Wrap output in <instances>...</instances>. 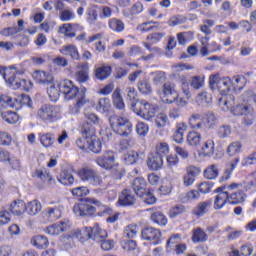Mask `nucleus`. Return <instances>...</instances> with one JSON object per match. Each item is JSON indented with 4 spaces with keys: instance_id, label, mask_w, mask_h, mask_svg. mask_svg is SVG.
Wrapping results in <instances>:
<instances>
[{
    "instance_id": "1",
    "label": "nucleus",
    "mask_w": 256,
    "mask_h": 256,
    "mask_svg": "<svg viewBox=\"0 0 256 256\" xmlns=\"http://www.w3.org/2000/svg\"><path fill=\"white\" fill-rule=\"evenodd\" d=\"M60 91L63 93L66 101H71V99L77 97V102L74 107L75 113H79V109L87 103V98H85V91H87V89L83 88L81 93H79V88L75 86L71 80L62 81L60 83Z\"/></svg>"
},
{
    "instance_id": "2",
    "label": "nucleus",
    "mask_w": 256,
    "mask_h": 256,
    "mask_svg": "<svg viewBox=\"0 0 256 256\" xmlns=\"http://www.w3.org/2000/svg\"><path fill=\"white\" fill-rule=\"evenodd\" d=\"M17 73H19V71H17V66H10L9 68L0 67V74L3 75V79L9 87L27 91V89H29L28 85H31V82H27V80L17 77Z\"/></svg>"
},
{
    "instance_id": "3",
    "label": "nucleus",
    "mask_w": 256,
    "mask_h": 256,
    "mask_svg": "<svg viewBox=\"0 0 256 256\" xmlns=\"http://www.w3.org/2000/svg\"><path fill=\"white\" fill-rule=\"evenodd\" d=\"M233 105H235V96L227 95L219 98V106L221 107L222 111H229L230 109L232 115L235 116L246 115L250 109H253L251 105L247 104H238L234 107Z\"/></svg>"
},
{
    "instance_id": "4",
    "label": "nucleus",
    "mask_w": 256,
    "mask_h": 256,
    "mask_svg": "<svg viewBox=\"0 0 256 256\" xmlns=\"http://www.w3.org/2000/svg\"><path fill=\"white\" fill-rule=\"evenodd\" d=\"M109 122L112 131L120 137H129L133 131V124L127 117L113 115L109 118Z\"/></svg>"
},
{
    "instance_id": "5",
    "label": "nucleus",
    "mask_w": 256,
    "mask_h": 256,
    "mask_svg": "<svg viewBox=\"0 0 256 256\" xmlns=\"http://www.w3.org/2000/svg\"><path fill=\"white\" fill-rule=\"evenodd\" d=\"M36 116L43 123H56L61 119V106L44 104L38 109Z\"/></svg>"
},
{
    "instance_id": "6",
    "label": "nucleus",
    "mask_w": 256,
    "mask_h": 256,
    "mask_svg": "<svg viewBox=\"0 0 256 256\" xmlns=\"http://www.w3.org/2000/svg\"><path fill=\"white\" fill-rule=\"evenodd\" d=\"M131 109L136 115L146 119V121H151L155 114L157 113V106L150 104L145 100H140L136 102H132L130 104Z\"/></svg>"
},
{
    "instance_id": "7",
    "label": "nucleus",
    "mask_w": 256,
    "mask_h": 256,
    "mask_svg": "<svg viewBox=\"0 0 256 256\" xmlns=\"http://www.w3.org/2000/svg\"><path fill=\"white\" fill-rule=\"evenodd\" d=\"M78 176L80 177L81 181L84 183H88L93 187H103V178L95 169L86 166L83 167L78 171Z\"/></svg>"
},
{
    "instance_id": "8",
    "label": "nucleus",
    "mask_w": 256,
    "mask_h": 256,
    "mask_svg": "<svg viewBox=\"0 0 256 256\" xmlns=\"http://www.w3.org/2000/svg\"><path fill=\"white\" fill-rule=\"evenodd\" d=\"M0 104L2 107H11L12 109H21V105L31 107V97L23 94L21 97H11L7 94L0 96Z\"/></svg>"
},
{
    "instance_id": "9",
    "label": "nucleus",
    "mask_w": 256,
    "mask_h": 256,
    "mask_svg": "<svg viewBox=\"0 0 256 256\" xmlns=\"http://www.w3.org/2000/svg\"><path fill=\"white\" fill-rule=\"evenodd\" d=\"M243 189H245V186L241 183H232L227 186L228 202L231 203V205L244 203L245 199H247V194L243 192Z\"/></svg>"
},
{
    "instance_id": "10",
    "label": "nucleus",
    "mask_w": 256,
    "mask_h": 256,
    "mask_svg": "<svg viewBox=\"0 0 256 256\" xmlns=\"http://www.w3.org/2000/svg\"><path fill=\"white\" fill-rule=\"evenodd\" d=\"M89 200H96L95 198H84L78 204H75L73 211L78 217H91L97 213V208L93 206V202Z\"/></svg>"
},
{
    "instance_id": "11",
    "label": "nucleus",
    "mask_w": 256,
    "mask_h": 256,
    "mask_svg": "<svg viewBox=\"0 0 256 256\" xmlns=\"http://www.w3.org/2000/svg\"><path fill=\"white\" fill-rule=\"evenodd\" d=\"M82 137L76 140V146L81 149V151L89 150V139L95 135V127L89 122L82 125L81 129Z\"/></svg>"
},
{
    "instance_id": "12",
    "label": "nucleus",
    "mask_w": 256,
    "mask_h": 256,
    "mask_svg": "<svg viewBox=\"0 0 256 256\" xmlns=\"http://www.w3.org/2000/svg\"><path fill=\"white\" fill-rule=\"evenodd\" d=\"M50 207L46 208L43 211V216L48 221H57V219H61L63 215V204L61 199L52 200L50 201Z\"/></svg>"
},
{
    "instance_id": "13",
    "label": "nucleus",
    "mask_w": 256,
    "mask_h": 256,
    "mask_svg": "<svg viewBox=\"0 0 256 256\" xmlns=\"http://www.w3.org/2000/svg\"><path fill=\"white\" fill-rule=\"evenodd\" d=\"M141 237L144 241H151L152 245L161 243V230L154 227H146L141 231Z\"/></svg>"
},
{
    "instance_id": "14",
    "label": "nucleus",
    "mask_w": 256,
    "mask_h": 256,
    "mask_svg": "<svg viewBox=\"0 0 256 256\" xmlns=\"http://www.w3.org/2000/svg\"><path fill=\"white\" fill-rule=\"evenodd\" d=\"M198 175H201V168L197 166H189L186 168V173L182 177L184 187H191L195 183Z\"/></svg>"
},
{
    "instance_id": "15",
    "label": "nucleus",
    "mask_w": 256,
    "mask_h": 256,
    "mask_svg": "<svg viewBox=\"0 0 256 256\" xmlns=\"http://www.w3.org/2000/svg\"><path fill=\"white\" fill-rule=\"evenodd\" d=\"M95 161L102 169H113L115 165V152L108 150L103 155L97 157Z\"/></svg>"
},
{
    "instance_id": "16",
    "label": "nucleus",
    "mask_w": 256,
    "mask_h": 256,
    "mask_svg": "<svg viewBox=\"0 0 256 256\" xmlns=\"http://www.w3.org/2000/svg\"><path fill=\"white\" fill-rule=\"evenodd\" d=\"M32 77L34 81H36V83H39L40 85H52V83L55 81L53 75L45 71L36 70L32 74Z\"/></svg>"
},
{
    "instance_id": "17",
    "label": "nucleus",
    "mask_w": 256,
    "mask_h": 256,
    "mask_svg": "<svg viewBox=\"0 0 256 256\" xmlns=\"http://www.w3.org/2000/svg\"><path fill=\"white\" fill-rule=\"evenodd\" d=\"M137 199L131 190L124 189L118 198V203L122 207H131V205H135Z\"/></svg>"
},
{
    "instance_id": "18",
    "label": "nucleus",
    "mask_w": 256,
    "mask_h": 256,
    "mask_svg": "<svg viewBox=\"0 0 256 256\" xmlns=\"http://www.w3.org/2000/svg\"><path fill=\"white\" fill-rule=\"evenodd\" d=\"M188 126L185 122H179L176 124L175 130L172 135L173 141L181 145L185 141V133L187 132Z\"/></svg>"
},
{
    "instance_id": "19",
    "label": "nucleus",
    "mask_w": 256,
    "mask_h": 256,
    "mask_svg": "<svg viewBox=\"0 0 256 256\" xmlns=\"http://www.w3.org/2000/svg\"><path fill=\"white\" fill-rule=\"evenodd\" d=\"M71 229L69 222L61 221L59 223L53 224L46 228V233L48 235H60V233H65Z\"/></svg>"
},
{
    "instance_id": "20",
    "label": "nucleus",
    "mask_w": 256,
    "mask_h": 256,
    "mask_svg": "<svg viewBox=\"0 0 256 256\" xmlns=\"http://www.w3.org/2000/svg\"><path fill=\"white\" fill-rule=\"evenodd\" d=\"M147 165L150 171H159V169H163V156L155 153L150 154L147 160Z\"/></svg>"
},
{
    "instance_id": "21",
    "label": "nucleus",
    "mask_w": 256,
    "mask_h": 256,
    "mask_svg": "<svg viewBox=\"0 0 256 256\" xmlns=\"http://www.w3.org/2000/svg\"><path fill=\"white\" fill-rule=\"evenodd\" d=\"M132 189L137 197H145L147 193V182L143 178H136L132 182Z\"/></svg>"
},
{
    "instance_id": "22",
    "label": "nucleus",
    "mask_w": 256,
    "mask_h": 256,
    "mask_svg": "<svg viewBox=\"0 0 256 256\" xmlns=\"http://www.w3.org/2000/svg\"><path fill=\"white\" fill-rule=\"evenodd\" d=\"M188 125L190 129H193L194 131L203 129V127H205L203 116L200 113H192L188 118Z\"/></svg>"
},
{
    "instance_id": "23",
    "label": "nucleus",
    "mask_w": 256,
    "mask_h": 256,
    "mask_svg": "<svg viewBox=\"0 0 256 256\" xmlns=\"http://www.w3.org/2000/svg\"><path fill=\"white\" fill-rule=\"evenodd\" d=\"M75 79L77 83H80V84L87 83V81H89V65L81 64L77 66Z\"/></svg>"
},
{
    "instance_id": "24",
    "label": "nucleus",
    "mask_w": 256,
    "mask_h": 256,
    "mask_svg": "<svg viewBox=\"0 0 256 256\" xmlns=\"http://www.w3.org/2000/svg\"><path fill=\"white\" fill-rule=\"evenodd\" d=\"M60 53L62 55H65L66 57H71L74 61H79L81 59V56L79 55V50L77 49V46L75 45H65L62 46L60 49Z\"/></svg>"
},
{
    "instance_id": "25",
    "label": "nucleus",
    "mask_w": 256,
    "mask_h": 256,
    "mask_svg": "<svg viewBox=\"0 0 256 256\" xmlns=\"http://www.w3.org/2000/svg\"><path fill=\"white\" fill-rule=\"evenodd\" d=\"M90 239L96 241V243H101L103 239H107V231L101 229L99 224H94L92 231L90 232Z\"/></svg>"
},
{
    "instance_id": "26",
    "label": "nucleus",
    "mask_w": 256,
    "mask_h": 256,
    "mask_svg": "<svg viewBox=\"0 0 256 256\" xmlns=\"http://www.w3.org/2000/svg\"><path fill=\"white\" fill-rule=\"evenodd\" d=\"M26 210V204L23 200H15L10 204L9 211L12 215H16V217H19L25 213Z\"/></svg>"
},
{
    "instance_id": "27",
    "label": "nucleus",
    "mask_w": 256,
    "mask_h": 256,
    "mask_svg": "<svg viewBox=\"0 0 256 256\" xmlns=\"http://www.w3.org/2000/svg\"><path fill=\"white\" fill-rule=\"evenodd\" d=\"M211 205H213V201L206 200L199 202L194 209V215L196 217H203V215H206V213H209V209H211Z\"/></svg>"
},
{
    "instance_id": "28",
    "label": "nucleus",
    "mask_w": 256,
    "mask_h": 256,
    "mask_svg": "<svg viewBox=\"0 0 256 256\" xmlns=\"http://www.w3.org/2000/svg\"><path fill=\"white\" fill-rule=\"evenodd\" d=\"M238 164L239 158H234L227 164L226 169L220 178L221 183H223V181H229V179H231V175L233 171H235V167H237Z\"/></svg>"
},
{
    "instance_id": "29",
    "label": "nucleus",
    "mask_w": 256,
    "mask_h": 256,
    "mask_svg": "<svg viewBox=\"0 0 256 256\" xmlns=\"http://www.w3.org/2000/svg\"><path fill=\"white\" fill-rule=\"evenodd\" d=\"M91 231L92 227L82 228L81 230H73L72 239H78L79 241H87V239H91Z\"/></svg>"
},
{
    "instance_id": "30",
    "label": "nucleus",
    "mask_w": 256,
    "mask_h": 256,
    "mask_svg": "<svg viewBox=\"0 0 256 256\" xmlns=\"http://www.w3.org/2000/svg\"><path fill=\"white\" fill-rule=\"evenodd\" d=\"M25 209L28 215L35 217V215H39V213H41V210L43 209V205L39 200H33L27 203Z\"/></svg>"
},
{
    "instance_id": "31",
    "label": "nucleus",
    "mask_w": 256,
    "mask_h": 256,
    "mask_svg": "<svg viewBox=\"0 0 256 256\" xmlns=\"http://www.w3.org/2000/svg\"><path fill=\"white\" fill-rule=\"evenodd\" d=\"M90 203H93V205H96L98 209L97 215L99 217H105V215H113V208L101 203L98 199L96 200H88Z\"/></svg>"
},
{
    "instance_id": "32",
    "label": "nucleus",
    "mask_w": 256,
    "mask_h": 256,
    "mask_svg": "<svg viewBox=\"0 0 256 256\" xmlns=\"http://www.w3.org/2000/svg\"><path fill=\"white\" fill-rule=\"evenodd\" d=\"M208 239L209 236L201 227H196L192 230V243H205Z\"/></svg>"
},
{
    "instance_id": "33",
    "label": "nucleus",
    "mask_w": 256,
    "mask_h": 256,
    "mask_svg": "<svg viewBox=\"0 0 256 256\" xmlns=\"http://www.w3.org/2000/svg\"><path fill=\"white\" fill-rule=\"evenodd\" d=\"M186 142L190 147H199L201 145V134L195 130L189 131L186 136Z\"/></svg>"
},
{
    "instance_id": "34",
    "label": "nucleus",
    "mask_w": 256,
    "mask_h": 256,
    "mask_svg": "<svg viewBox=\"0 0 256 256\" xmlns=\"http://www.w3.org/2000/svg\"><path fill=\"white\" fill-rule=\"evenodd\" d=\"M150 219L152 222H154L156 225H159L160 227H165L167 225L168 220L167 216L163 214L161 211H154L151 213Z\"/></svg>"
},
{
    "instance_id": "35",
    "label": "nucleus",
    "mask_w": 256,
    "mask_h": 256,
    "mask_svg": "<svg viewBox=\"0 0 256 256\" xmlns=\"http://www.w3.org/2000/svg\"><path fill=\"white\" fill-rule=\"evenodd\" d=\"M215 154V142L211 139L207 140L201 148L202 157H211Z\"/></svg>"
},
{
    "instance_id": "36",
    "label": "nucleus",
    "mask_w": 256,
    "mask_h": 256,
    "mask_svg": "<svg viewBox=\"0 0 256 256\" xmlns=\"http://www.w3.org/2000/svg\"><path fill=\"white\" fill-rule=\"evenodd\" d=\"M227 201H229V191L221 192L216 195L214 200V209H223L227 204Z\"/></svg>"
},
{
    "instance_id": "37",
    "label": "nucleus",
    "mask_w": 256,
    "mask_h": 256,
    "mask_svg": "<svg viewBox=\"0 0 256 256\" xmlns=\"http://www.w3.org/2000/svg\"><path fill=\"white\" fill-rule=\"evenodd\" d=\"M111 66H101L95 69V77L100 81H105L111 76Z\"/></svg>"
},
{
    "instance_id": "38",
    "label": "nucleus",
    "mask_w": 256,
    "mask_h": 256,
    "mask_svg": "<svg viewBox=\"0 0 256 256\" xmlns=\"http://www.w3.org/2000/svg\"><path fill=\"white\" fill-rule=\"evenodd\" d=\"M47 94H48L49 100L52 101L53 103H57V101H59V95H61V89L55 86V81L52 84H49V87L47 88Z\"/></svg>"
},
{
    "instance_id": "39",
    "label": "nucleus",
    "mask_w": 256,
    "mask_h": 256,
    "mask_svg": "<svg viewBox=\"0 0 256 256\" xmlns=\"http://www.w3.org/2000/svg\"><path fill=\"white\" fill-rule=\"evenodd\" d=\"M196 102L198 103V105H200V107H209L212 102L211 94L207 92H200L196 96Z\"/></svg>"
},
{
    "instance_id": "40",
    "label": "nucleus",
    "mask_w": 256,
    "mask_h": 256,
    "mask_svg": "<svg viewBox=\"0 0 256 256\" xmlns=\"http://www.w3.org/2000/svg\"><path fill=\"white\" fill-rule=\"evenodd\" d=\"M31 243L38 249H47V247H49V240L46 236H34L31 240Z\"/></svg>"
},
{
    "instance_id": "41",
    "label": "nucleus",
    "mask_w": 256,
    "mask_h": 256,
    "mask_svg": "<svg viewBox=\"0 0 256 256\" xmlns=\"http://www.w3.org/2000/svg\"><path fill=\"white\" fill-rule=\"evenodd\" d=\"M113 104L116 109L123 111L125 109V102L121 96V90L116 89L112 94Z\"/></svg>"
},
{
    "instance_id": "42",
    "label": "nucleus",
    "mask_w": 256,
    "mask_h": 256,
    "mask_svg": "<svg viewBox=\"0 0 256 256\" xmlns=\"http://www.w3.org/2000/svg\"><path fill=\"white\" fill-rule=\"evenodd\" d=\"M58 181H60L62 185H73V183H75V178L71 172L63 170L58 177Z\"/></svg>"
},
{
    "instance_id": "43",
    "label": "nucleus",
    "mask_w": 256,
    "mask_h": 256,
    "mask_svg": "<svg viewBox=\"0 0 256 256\" xmlns=\"http://www.w3.org/2000/svg\"><path fill=\"white\" fill-rule=\"evenodd\" d=\"M122 248L124 251L133 253V255H139V249L137 248V242L134 240H126L122 242Z\"/></svg>"
},
{
    "instance_id": "44",
    "label": "nucleus",
    "mask_w": 256,
    "mask_h": 256,
    "mask_svg": "<svg viewBox=\"0 0 256 256\" xmlns=\"http://www.w3.org/2000/svg\"><path fill=\"white\" fill-rule=\"evenodd\" d=\"M139 233V226L136 224H130L124 228V237L126 239H135Z\"/></svg>"
},
{
    "instance_id": "45",
    "label": "nucleus",
    "mask_w": 256,
    "mask_h": 256,
    "mask_svg": "<svg viewBox=\"0 0 256 256\" xmlns=\"http://www.w3.org/2000/svg\"><path fill=\"white\" fill-rule=\"evenodd\" d=\"M233 256H251L253 255V245L246 244L240 247V250L232 251Z\"/></svg>"
},
{
    "instance_id": "46",
    "label": "nucleus",
    "mask_w": 256,
    "mask_h": 256,
    "mask_svg": "<svg viewBox=\"0 0 256 256\" xmlns=\"http://www.w3.org/2000/svg\"><path fill=\"white\" fill-rule=\"evenodd\" d=\"M255 119V109L252 108L246 114H244V117L242 119V125H244V127H251V125L255 123Z\"/></svg>"
},
{
    "instance_id": "47",
    "label": "nucleus",
    "mask_w": 256,
    "mask_h": 256,
    "mask_svg": "<svg viewBox=\"0 0 256 256\" xmlns=\"http://www.w3.org/2000/svg\"><path fill=\"white\" fill-rule=\"evenodd\" d=\"M1 117L3 121H6V123H10V124H14V123H17V121H19V114L13 111L2 112Z\"/></svg>"
},
{
    "instance_id": "48",
    "label": "nucleus",
    "mask_w": 256,
    "mask_h": 256,
    "mask_svg": "<svg viewBox=\"0 0 256 256\" xmlns=\"http://www.w3.org/2000/svg\"><path fill=\"white\" fill-rule=\"evenodd\" d=\"M176 87L177 86L173 82H165L162 86V94L164 97L175 95V93H177Z\"/></svg>"
},
{
    "instance_id": "49",
    "label": "nucleus",
    "mask_w": 256,
    "mask_h": 256,
    "mask_svg": "<svg viewBox=\"0 0 256 256\" xmlns=\"http://www.w3.org/2000/svg\"><path fill=\"white\" fill-rule=\"evenodd\" d=\"M139 160V153L137 151H130L124 154L123 161L126 165H135Z\"/></svg>"
},
{
    "instance_id": "50",
    "label": "nucleus",
    "mask_w": 256,
    "mask_h": 256,
    "mask_svg": "<svg viewBox=\"0 0 256 256\" xmlns=\"http://www.w3.org/2000/svg\"><path fill=\"white\" fill-rule=\"evenodd\" d=\"M178 81L181 85L182 93L186 96L187 99L191 97V91L189 90V82L187 81V77L185 75H179Z\"/></svg>"
},
{
    "instance_id": "51",
    "label": "nucleus",
    "mask_w": 256,
    "mask_h": 256,
    "mask_svg": "<svg viewBox=\"0 0 256 256\" xmlns=\"http://www.w3.org/2000/svg\"><path fill=\"white\" fill-rule=\"evenodd\" d=\"M218 91L222 95H227L229 91L231 90V80L230 79H220L218 81V86H217Z\"/></svg>"
},
{
    "instance_id": "52",
    "label": "nucleus",
    "mask_w": 256,
    "mask_h": 256,
    "mask_svg": "<svg viewBox=\"0 0 256 256\" xmlns=\"http://www.w3.org/2000/svg\"><path fill=\"white\" fill-rule=\"evenodd\" d=\"M204 177L206 179H217L219 177V168L217 165L212 164L204 171Z\"/></svg>"
},
{
    "instance_id": "53",
    "label": "nucleus",
    "mask_w": 256,
    "mask_h": 256,
    "mask_svg": "<svg viewBox=\"0 0 256 256\" xmlns=\"http://www.w3.org/2000/svg\"><path fill=\"white\" fill-rule=\"evenodd\" d=\"M152 83L154 85H161V83H165L167 79V74L163 71H156L151 73Z\"/></svg>"
},
{
    "instance_id": "54",
    "label": "nucleus",
    "mask_w": 256,
    "mask_h": 256,
    "mask_svg": "<svg viewBox=\"0 0 256 256\" xmlns=\"http://www.w3.org/2000/svg\"><path fill=\"white\" fill-rule=\"evenodd\" d=\"M96 109L100 113H107V111H109V109H111V101L109 100V98L100 99L98 101Z\"/></svg>"
},
{
    "instance_id": "55",
    "label": "nucleus",
    "mask_w": 256,
    "mask_h": 256,
    "mask_svg": "<svg viewBox=\"0 0 256 256\" xmlns=\"http://www.w3.org/2000/svg\"><path fill=\"white\" fill-rule=\"evenodd\" d=\"M101 140L100 139H93L90 137L88 141V149L92 151V153H101Z\"/></svg>"
},
{
    "instance_id": "56",
    "label": "nucleus",
    "mask_w": 256,
    "mask_h": 256,
    "mask_svg": "<svg viewBox=\"0 0 256 256\" xmlns=\"http://www.w3.org/2000/svg\"><path fill=\"white\" fill-rule=\"evenodd\" d=\"M34 176L37 177L38 179H41L45 183V181H51V174L49 171L46 170V168H39L36 169Z\"/></svg>"
},
{
    "instance_id": "57",
    "label": "nucleus",
    "mask_w": 256,
    "mask_h": 256,
    "mask_svg": "<svg viewBox=\"0 0 256 256\" xmlns=\"http://www.w3.org/2000/svg\"><path fill=\"white\" fill-rule=\"evenodd\" d=\"M215 26V21H213L212 19H206L203 21V24L200 25V31L202 33H204V35H211L212 31H211V27Z\"/></svg>"
},
{
    "instance_id": "58",
    "label": "nucleus",
    "mask_w": 256,
    "mask_h": 256,
    "mask_svg": "<svg viewBox=\"0 0 256 256\" xmlns=\"http://www.w3.org/2000/svg\"><path fill=\"white\" fill-rule=\"evenodd\" d=\"M109 27L112 31H116L117 33H121V31H125V24L121 20L112 19L109 21Z\"/></svg>"
},
{
    "instance_id": "59",
    "label": "nucleus",
    "mask_w": 256,
    "mask_h": 256,
    "mask_svg": "<svg viewBox=\"0 0 256 256\" xmlns=\"http://www.w3.org/2000/svg\"><path fill=\"white\" fill-rule=\"evenodd\" d=\"M232 133L231 126L229 125H222L217 129V136L220 139H227Z\"/></svg>"
},
{
    "instance_id": "60",
    "label": "nucleus",
    "mask_w": 256,
    "mask_h": 256,
    "mask_svg": "<svg viewBox=\"0 0 256 256\" xmlns=\"http://www.w3.org/2000/svg\"><path fill=\"white\" fill-rule=\"evenodd\" d=\"M40 143H42L43 147H51L55 143V138L51 133L42 134L40 135Z\"/></svg>"
},
{
    "instance_id": "61",
    "label": "nucleus",
    "mask_w": 256,
    "mask_h": 256,
    "mask_svg": "<svg viewBox=\"0 0 256 256\" xmlns=\"http://www.w3.org/2000/svg\"><path fill=\"white\" fill-rule=\"evenodd\" d=\"M204 85H205V79L203 77L194 76L191 78L190 86L192 87V89L199 90V89L203 88Z\"/></svg>"
},
{
    "instance_id": "62",
    "label": "nucleus",
    "mask_w": 256,
    "mask_h": 256,
    "mask_svg": "<svg viewBox=\"0 0 256 256\" xmlns=\"http://www.w3.org/2000/svg\"><path fill=\"white\" fill-rule=\"evenodd\" d=\"M138 89L140 93H143L144 95H149L153 91L151 88V84L147 80H141L138 82Z\"/></svg>"
},
{
    "instance_id": "63",
    "label": "nucleus",
    "mask_w": 256,
    "mask_h": 256,
    "mask_svg": "<svg viewBox=\"0 0 256 256\" xmlns=\"http://www.w3.org/2000/svg\"><path fill=\"white\" fill-rule=\"evenodd\" d=\"M154 154L160 155V157H163L164 155H169V144L165 142L159 143L156 146V152Z\"/></svg>"
},
{
    "instance_id": "64",
    "label": "nucleus",
    "mask_w": 256,
    "mask_h": 256,
    "mask_svg": "<svg viewBox=\"0 0 256 256\" xmlns=\"http://www.w3.org/2000/svg\"><path fill=\"white\" fill-rule=\"evenodd\" d=\"M227 153L231 157L237 155V153H241V143L233 142L227 148Z\"/></svg>"
}]
</instances>
